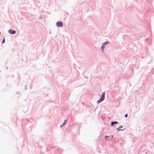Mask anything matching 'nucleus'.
Returning <instances> with one entry per match:
<instances>
[{"mask_svg":"<svg viewBox=\"0 0 154 154\" xmlns=\"http://www.w3.org/2000/svg\"><path fill=\"white\" fill-rule=\"evenodd\" d=\"M56 25L58 27H62L63 26V24L60 21L56 23Z\"/></svg>","mask_w":154,"mask_h":154,"instance_id":"nucleus-2","label":"nucleus"},{"mask_svg":"<svg viewBox=\"0 0 154 154\" xmlns=\"http://www.w3.org/2000/svg\"><path fill=\"white\" fill-rule=\"evenodd\" d=\"M9 32L12 34H14L16 33L15 31L13 30L10 29L9 30Z\"/></svg>","mask_w":154,"mask_h":154,"instance_id":"nucleus-4","label":"nucleus"},{"mask_svg":"<svg viewBox=\"0 0 154 154\" xmlns=\"http://www.w3.org/2000/svg\"><path fill=\"white\" fill-rule=\"evenodd\" d=\"M125 117H127V116H128V115H127V114H126L125 115Z\"/></svg>","mask_w":154,"mask_h":154,"instance_id":"nucleus-9","label":"nucleus"},{"mask_svg":"<svg viewBox=\"0 0 154 154\" xmlns=\"http://www.w3.org/2000/svg\"><path fill=\"white\" fill-rule=\"evenodd\" d=\"M122 128V126H121L119 127V128H117V129L118 130V131H119L120 130H123V129L122 130H121V129L120 128Z\"/></svg>","mask_w":154,"mask_h":154,"instance_id":"nucleus-7","label":"nucleus"},{"mask_svg":"<svg viewBox=\"0 0 154 154\" xmlns=\"http://www.w3.org/2000/svg\"><path fill=\"white\" fill-rule=\"evenodd\" d=\"M5 42V39H4L3 40V41H2V44H3V43H4Z\"/></svg>","mask_w":154,"mask_h":154,"instance_id":"nucleus-8","label":"nucleus"},{"mask_svg":"<svg viewBox=\"0 0 154 154\" xmlns=\"http://www.w3.org/2000/svg\"><path fill=\"white\" fill-rule=\"evenodd\" d=\"M105 98V93L104 92H103L102 95V96L98 100H97V102L98 103H100L102 101H103Z\"/></svg>","mask_w":154,"mask_h":154,"instance_id":"nucleus-1","label":"nucleus"},{"mask_svg":"<svg viewBox=\"0 0 154 154\" xmlns=\"http://www.w3.org/2000/svg\"><path fill=\"white\" fill-rule=\"evenodd\" d=\"M118 122H112L111 123V125L113 126L114 124H118Z\"/></svg>","mask_w":154,"mask_h":154,"instance_id":"nucleus-6","label":"nucleus"},{"mask_svg":"<svg viewBox=\"0 0 154 154\" xmlns=\"http://www.w3.org/2000/svg\"><path fill=\"white\" fill-rule=\"evenodd\" d=\"M109 43V42H106L103 44L102 46L101 47V49H102V50L103 51V49H104V48H105V46L104 45H105L106 44H108Z\"/></svg>","mask_w":154,"mask_h":154,"instance_id":"nucleus-3","label":"nucleus"},{"mask_svg":"<svg viewBox=\"0 0 154 154\" xmlns=\"http://www.w3.org/2000/svg\"><path fill=\"white\" fill-rule=\"evenodd\" d=\"M109 137V136H106V137H105V138H107V137Z\"/></svg>","mask_w":154,"mask_h":154,"instance_id":"nucleus-10","label":"nucleus"},{"mask_svg":"<svg viewBox=\"0 0 154 154\" xmlns=\"http://www.w3.org/2000/svg\"><path fill=\"white\" fill-rule=\"evenodd\" d=\"M67 122V120H65L64 121V122L63 123L62 125L60 126V127H62L64 125H65L66 124V123Z\"/></svg>","mask_w":154,"mask_h":154,"instance_id":"nucleus-5","label":"nucleus"}]
</instances>
